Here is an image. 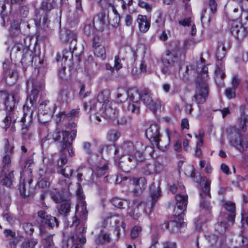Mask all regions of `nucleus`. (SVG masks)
I'll list each match as a JSON object with an SVG mask.
<instances>
[{
  "label": "nucleus",
  "mask_w": 248,
  "mask_h": 248,
  "mask_svg": "<svg viewBox=\"0 0 248 248\" xmlns=\"http://www.w3.org/2000/svg\"><path fill=\"white\" fill-rule=\"evenodd\" d=\"M146 148L141 142L134 144L130 140H124L115 149V154L123 155L124 156L118 162V167L123 171L128 172L132 167H135L138 162L145 159L144 151Z\"/></svg>",
  "instance_id": "f257e3e1"
},
{
  "label": "nucleus",
  "mask_w": 248,
  "mask_h": 248,
  "mask_svg": "<svg viewBox=\"0 0 248 248\" xmlns=\"http://www.w3.org/2000/svg\"><path fill=\"white\" fill-rule=\"evenodd\" d=\"M38 94V90L33 86L31 93L27 98L26 104L23 107V116L16 120L23 124L21 133L24 140H33L34 138V132L31 124Z\"/></svg>",
  "instance_id": "f03ea898"
},
{
  "label": "nucleus",
  "mask_w": 248,
  "mask_h": 248,
  "mask_svg": "<svg viewBox=\"0 0 248 248\" xmlns=\"http://www.w3.org/2000/svg\"><path fill=\"white\" fill-rule=\"evenodd\" d=\"M150 196L149 197L146 203L141 202L133 212L128 211V214L132 217L134 219H137L141 215V212H139L140 209L141 211L144 212L146 215L149 214L151 212V209L155 206L156 202L161 196V190L159 185H156L155 183L153 184L150 188Z\"/></svg>",
  "instance_id": "7ed1b4c3"
},
{
  "label": "nucleus",
  "mask_w": 248,
  "mask_h": 248,
  "mask_svg": "<svg viewBox=\"0 0 248 248\" xmlns=\"http://www.w3.org/2000/svg\"><path fill=\"white\" fill-rule=\"evenodd\" d=\"M31 44V38L28 37L24 38L23 42L16 43L10 50L11 57H21L22 62L32 63L33 57L32 51L29 49Z\"/></svg>",
  "instance_id": "20e7f679"
},
{
  "label": "nucleus",
  "mask_w": 248,
  "mask_h": 248,
  "mask_svg": "<svg viewBox=\"0 0 248 248\" xmlns=\"http://www.w3.org/2000/svg\"><path fill=\"white\" fill-rule=\"evenodd\" d=\"M3 94L5 97L4 104L6 110L8 111L6 113V117L3 120V122L5 124L4 128L7 130V128L11 124L12 121H13L14 122H16L18 118H19V117L17 116V114H19L18 112L14 109L15 106L16 101H18L20 97L17 92L16 93H12L10 94L4 92Z\"/></svg>",
  "instance_id": "39448f33"
},
{
  "label": "nucleus",
  "mask_w": 248,
  "mask_h": 248,
  "mask_svg": "<svg viewBox=\"0 0 248 248\" xmlns=\"http://www.w3.org/2000/svg\"><path fill=\"white\" fill-rule=\"evenodd\" d=\"M241 15L239 16H234L240 19L241 23H238L236 21H234L232 24V28L231 31L233 36L238 40H242L244 39L247 35V32L245 28L243 26H245L248 28V10H244L242 6H241Z\"/></svg>",
  "instance_id": "423d86ee"
},
{
  "label": "nucleus",
  "mask_w": 248,
  "mask_h": 248,
  "mask_svg": "<svg viewBox=\"0 0 248 248\" xmlns=\"http://www.w3.org/2000/svg\"><path fill=\"white\" fill-rule=\"evenodd\" d=\"M203 182H204V187L202 188V192L200 193V196L201 198L200 202V208L202 210H204V211L207 213V218L203 219V217L201 216L200 217L201 221L197 220L195 222L196 225L200 224L202 223H204L211 218L210 210L211 209V206L209 202L208 201V200L211 198L210 194L211 181L206 178H204V179L202 180V183Z\"/></svg>",
  "instance_id": "0eeeda50"
},
{
  "label": "nucleus",
  "mask_w": 248,
  "mask_h": 248,
  "mask_svg": "<svg viewBox=\"0 0 248 248\" xmlns=\"http://www.w3.org/2000/svg\"><path fill=\"white\" fill-rule=\"evenodd\" d=\"M228 139L230 145L235 147L240 152L248 149V141L242 135L238 128L230 127L227 130Z\"/></svg>",
  "instance_id": "6e6552de"
},
{
  "label": "nucleus",
  "mask_w": 248,
  "mask_h": 248,
  "mask_svg": "<svg viewBox=\"0 0 248 248\" xmlns=\"http://www.w3.org/2000/svg\"><path fill=\"white\" fill-rule=\"evenodd\" d=\"M69 133L67 131H56L54 132L52 135V138L55 141L58 142L62 144L61 148V155L60 156V161L58 163V166L62 167L67 162V159L65 154H63V151L67 148L68 145H71V142L68 141Z\"/></svg>",
  "instance_id": "1a4fd4ad"
},
{
  "label": "nucleus",
  "mask_w": 248,
  "mask_h": 248,
  "mask_svg": "<svg viewBox=\"0 0 248 248\" xmlns=\"http://www.w3.org/2000/svg\"><path fill=\"white\" fill-rule=\"evenodd\" d=\"M86 229V227H83L81 231H79L78 228L67 241L62 242V248H68L69 247L70 248H82L86 241L85 236Z\"/></svg>",
  "instance_id": "9d476101"
},
{
  "label": "nucleus",
  "mask_w": 248,
  "mask_h": 248,
  "mask_svg": "<svg viewBox=\"0 0 248 248\" xmlns=\"http://www.w3.org/2000/svg\"><path fill=\"white\" fill-rule=\"evenodd\" d=\"M226 50L224 45L221 42L220 43L216 50V57L217 62L216 64V68L215 71V80L216 82L222 79L225 76L224 65L223 62V59L226 54Z\"/></svg>",
  "instance_id": "9b49d317"
},
{
  "label": "nucleus",
  "mask_w": 248,
  "mask_h": 248,
  "mask_svg": "<svg viewBox=\"0 0 248 248\" xmlns=\"http://www.w3.org/2000/svg\"><path fill=\"white\" fill-rule=\"evenodd\" d=\"M209 90L208 81L199 78L196 82V89L193 101L194 100L198 104H203L207 99Z\"/></svg>",
  "instance_id": "f8f14e48"
},
{
  "label": "nucleus",
  "mask_w": 248,
  "mask_h": 248,
  "mask_svg": "<svg viewBox=\"0 0 248 248\" xmlns=\"http://www.w3.org/2000/svg\"><path fill=\"white\" fill-rule=\"evenodd\" d=\"M53 8L51 4H48L47 2L43 1L42 3L41 7L40 9L37 10L35 12V21L36 24L38 22V25L42 26L43 28L48 27L49 21L47 17V12L49 11Z\"/></svg>",
  "instance_id": "ddd939ff"
},
{
  "label": "nucleus",
  "mask_w": 248,
  "mask_h": 248,
  "mask_svg": "<svg viewBox=\"0 0 248 248\" xmlns=\"http://www.w3.org/2000/svg\"><path fill=\"white\" fill-rule=\"evenodd\" d=\"M54 112V105L49 101H45L39 105L38 117L39 120L43 123L51 118Z\"/></svg>",
  "instance_id": "4468645a"
},
{
  "label": "nucleus",
  "mask_w": 248,
  "mask_h": 248,
  "mask_svg": "<svg viewBox=\"0 0 248 248\" xmlns=\"http://www.w3.org/2000/svg\"><path fill=\"white\" fill-rule=\"evenodd\" d=\"M141 100L149 109L154 112L160 107V103L153 99L150 91L147 89L142 91Z\"/></svg>",
  "instance_id": "2eb2a0df"
},
{
  "label": "nucleus",
  "mask_w": 248,
  "mask_h": 248,
  "mask_svg": "<svg viewBox=\"0 0 248 248\" xmlns=\"http://www.w3.org/2000/svg\"><path fill=\"white\" fill-rule=\"evenodd\" d=\"M164 165L155 161L153 163H146L142 167L141 171L145 175H154L160 174L163 171Z\"/></svg>",
  "instance_id": "dca6fc26"
},
{
  "label": "nucleus",
  "mask_w": 248,
  "mask_h": 248,
  "mask_svg": "<svg viewBox=\"0 0 248 248\" xmlns=\"http://www.w3.org/2000/svg\"><path fill=\"white\" fill-rule=\"evenodd\" d=\"M187 195L178 194L176 195V208L174 209L175 213L179 214V217L181 218L184 217V212L186 209L187 203Z\"/></svg>",
  "instance_id": "f3484780"
},
{
  "label": "nucleus",
  "mask_w": 248,
  "mask_h": 248,
  "mask_svg": "<svg viewBox=\"0 0 248 248\" xmlns=\"http://www.w3.org/2000/svg\"><path fill=\"white\" fill-rule=\"evenodd\" d=\"M190 67L199 74L197 80L200 77L202 80L208 81V68L205 65V62L202 58H201L195 64L190 66Z\"/></svg>",
  "instance_id": "a211bd4d"
},
{
  "label": "nucleus",
  "mask_w": 248,
  "mask_h": 248,
  "mask_svg": "<svg viewBox=\"0 0 248 248\" xmlns=\"http://www.w3.org/2000/svg\"><path fill=\"white\" fill-rule=\"evenodd\" d=\"M60 38L62 42H68L70 46H73L75 48L77 42V32L76 31L71 30H65L61 31Z\"/></svg>",
  "instance_id": "6ab92c4d"
},
{
  "label": "nucleus",
  "mask_w": 248,
  "mask_h": 248,
  "mask_svg": "<svg viewBox=\"0 0 248 248\" xmlns=\"http://www.w3.org/2000/svg\"><path fill=\"white\" fill-rule=\"evenodd\" d=\"M178 62V53L174 50L167 51L162 59L164 65L167 66H179Z\"/></svg>",
  "instance_id": "aec40b11"
},
{
  "label": "nucleus",
  "mask_w": 248,
  "mask_h": 248,
  "mask_svg": "<svg viewBox=\"0 0 248 248\" xmlns=\"http://www.w3.org/2000/svg\"><path fill=\"white\" fill-rule=\"evenodd\" d=\"M166 137H161L160 136L154 142V145L161 151H166L170 142V131L169 129L165 130Z\"/></svg>",
  "instance_id": "412c9836"
},
{
  "label": "nucleus",
  "mask_w": 248,
  "mask_h": 248,
  "mask_svg": "<svg viewBox=\"0 0 248 248\" xmlns=\"http://www.w3.org/2000/svg\"><path fill=\"white\" fill-rule=\"evenodd\" d=\"M77 186L78 189L76 193L78 197V202L76 205V211L80 210V212L82 213V215H86L87 213V211L86 210V205L84 201V195L82 194L80 185L79 183H77Z\"/></svg>",
  "instance_id": "4be33fe9"
},
{
  "label": "nucleus",
  "mask_w": 248,
  "mask_h": 248,
  "mask_svg": "<svg viewBox=\"0 0 248 248\" xmlns=\"http://www.w3.org/2000/svg\"><path fill=\"white\" fill-rule=\"evenodd\" d=\"M145 135L151 142H154L160 136L158 125L155 124H151L146 130Z\"/></svg>",
  "instance_id": "5701e85b"
},
{
  "label": "nucleus",
  "mask_w": 248,
  "mask_h": 248,
  "mask_svg": "<svg viewBox=\"0 0 248 248\" xmlns=\"http://www.w3.org/2000/svg\"><path fill=\"white\" fill-rule=\"evenodd\" d=\"M223 206L229 213L228 217V221L233 224L236 216L235 204L230 201H225L223 203Z\"/></svg>",
  "instance_id": "b1692460"
},
{
  "label": "nucleus",
  "mask_w": 248,
  "mask_h": 248,
  "mask_svg": "<svg viewBox=\"0 0 248 248\" xmlns=\"http://www.w3.org/2000/svg\"><path fill=\"white\" fill-rule=\"evenodd\" d=\"M137 22L138 24L139 29L140 32H147L150 27V22L146 16L139 15Z\"/></svg>",
  "instance_id": "393cba45"
},
{
  "label": "nucleus",
  "mask_w": 248,
  "mask_h": 248,
  "mask_svg": "<svg viewBox=\"0 0 248 248\" xmlns=\"http://www.w3.org/2000/svg\"><path fill=\"white\" fill-rule=\"evenodd\" d=\"M133 183L135 186L133 192L135 194L138 195L146 187V180L144 177L135 178L133 180Z\"/></svg>",
  "instance_id": "a878e982"
},
{
  "label": "nucleus",
  "mask_w": 248,
  "mask_h": 248,
  "mask_svg": "<svg viewBox=\"0 0 248 248\" xmlns=\"http://www.w3.org/2000/svg\"><path fill=\"white\" fill-rule=\"evenodd\" d=\"M174 216H175L174 220L168 222V223H169V230L172 232L177 231L179 227L184 225V217L181 218L179 217V214L177 213H175Z\"/></svg>",
  "instance_id": "bb28decb"
},
{
  "label": "nucleus",
  "mask_w": 248,
  "mask_h": 248,
  "mask_svg": "<svg viewBox=\"0 0 248 248\" xmlns=\"http://www.w3.org/2000/svg\"><path fill=\"white\" fill-rule=\"evenodd\" d=\"M241 115L238 120L239 125L243 131L245 132L248 127V114H247L244 107L240 108Z\"/></svg>",
  "instance_id": "cd10ccee"
},
{
  "label": "nucleus",
  "mask_w": 248,
  "mask_h": 248,
  "mask_svg": "<svg viewBox=\"0 0 248 248\" xmlns=\"http://www.w3.org/2000/svg\"><path fill=\"white\" fill-rule=\"evenodd\" d=\"M14 177L13 172H6L4 175L2 172L0 173V183L2 185L7 187H10L12 185L13 178Z\"/></svg>",
  "instance_id": "c85d7f7f"
},
{
  "label": "nucleus",
  "mask_w": 248,
  "mask_h": 248,
  "mask_svg": "<svg viewBox=\"0 0 248 248\" xmlns=\"http://www.w3.org/2000/svg\"><path fill=\"white\" fill-rule=\"evenodd\" d=\"M40 230L41 237L44 241V248H57L52 241L53 235H47L42 228H40Z\"/></svg>",
  "instance_id": "c756f323"
},
{
  "label": "nucleus",
  "mask_w": 248,
  "mask_h": 248,
  "mask_svg": "<svg viewBox=\"0 0 248 248\" xmlns=\"http://www.w3.org/2000/svg\"><path fill=\"white\" fill-rule=\"evenodd\" d=\"M127 98L133 103H138L141 98L142 91L141 92L135 88H131L127 91Z\"/></svg>",
  "instance_id": "7c9ffc66"
},
{
  "label": "nucleus",
  "mask_w": 248,
  "mask_h": 248,
  "mask_svg": "<svg viewBox=\"0 0 248 248\" xmlns=\"http://www.w3.org/2000/svg\"><path fill=\"white\" fill-rule=\"evenodd\" d=\"M12 147H9L8 143H7L5 148V155L3 157L2 163L3 164L2 171H4V169H5L9 166L11 164V157L10 155L12 153Z\"/></svg>",
  "instance_id": "2f4dec72"
},
{
  "label": "nucleus",
  "mask_w": 248,
  "mask_h": 248,
  "mask_svg": "<svg viewBox=\"0 0 248 248\" xmlns=\"http://www.w3.org/2000/svg\"><path fill=\"white\" fill-rule=\"evenodd\" d=\"M76 14L73 17L70 14L68 15V20L71 24L73 22L74 24V22L77 21L78 16L82 13L81 0H76Z\"/></svg>",
  "instance_id": "473e14b6"
},
{
  "label": "nucleus",
  "mask_w": 248,
  "mask_h": 248,
  "mask_svg": "<svg viewBox=\"0 0 248 248\" xmlns=\"http://www.w3.org/2000/svg\"><path fill=\"white\" fill-rule=\"evenodd\" d=\"M111 203L115 207L118 208L123 209L127 207L129 209L130 203L125 199L115 197L111 200Z\"/></svg>",
  "instance_id": "72a5a7b5"
},
{
  "label": "nucleus",
  "mask_w": 248,
  "mask_h": 248,
  "mask_svg": "<svg viewBox=\"0 0 248 248\" xmlns=\"http://www.w3.org/2000/svg\"><path fill=\"white\" fill-rule=\"evenodd\" d=\"M79 115V109L75 108L72 109L70 113L66 114L64 112H60L59 114L60 119V121H61V119H66L68 121L72 120L78 116Z\"/></svg>",
  "instance_id": "f704fd0d"
},
{
  "label": "nucleus",
  "mask_w": 248,
  "mask_h": 248,
  "mask_svg": "<svg viewBox=\"0 0 248 248\" xmlns=\"http://www.w3.org/2000/svg\"><path fill=\"white\" fill-rule=\"evenodd\" d=\"M102 107L108 118H111L115 116V109L112 108L111 102L108 101L107 103L103 104Z\"/></svg>",
  "instance_id": "c9c22d12"
},
{
  "label": "nucleus",
  "mask_w": 248,
  "mask_h": 248,
  "mask_svg": "<svg viewBox=\"0 0 248 248\" xmlns=\"http://www.w3.org/2000/svg\"><path fill=\"white\" fill-rule=\"evenodd\" d=\"M115 231L117 232V239L119 238L120 232H122L124 233L125 232V224L122 219H115Z\"/></svg>",
  "instance_id": "e433bc0d"
},
{
  "label": "nucleus",
  "mask_w": 248,
  "mask_h": 248,
  "mask_svg": "<svg viewBox=\"0 0 248 248\" xmlns=\"http://www.w3.org/2000/svg\"><path fill=\"white\" fill-rule=\"evenodd\" d=\"M76 49V46H75V48H73V46H70L68 49H64L62 52V60H64V61L72 60L74 51Z\"/></svg>",
  "instance_id": "4c0bfd02"
},
{
  "label": "nucleus",
  "mask_w": 248,
  "mask_h": 248,
  "mask_svg": "<svg viewBox=\"0 0 248 248\" xmlns=\"http://www.w3.org/2000/svg\"><path fill=\"white\" fill-rule=\"evenodd\" d=\"M4 237L10 242V243L13 241L16 240V232L11 229H5L3 231Z\"/></svg>",
  "instance_id": "58836bf2"
},
{
  "label": "nucleus",
  "mask_w": 248,
  "mask_h": 248,
  "mask_svg": "<svg viewBox=\"0 0 248 248\" xmlns=\"http://www.w3.org/2000/svg\"><path fill=\"white\" fill-rule=\"evenodd\" d=\"M108 167L107 164H104L102 167H97L95 170H92V177L93 178L94 175H96L97 177H99L104 175L107 170H108Z\"/></svg>",
  "instance_id": "ea45409f"
},
{
  "label": "nucleus",
  "mask_w": 248,
  "mask_h": 248,
  "mask_svg": "<svg viewBox=\"0 0 248 248\" xmlns=\"http://www.w3.org/2000/svg\"><path fill=\"white\" fill-rule=\"evenodd\" d=\"M9 32L10 34L13 35L18 34L20 32L19 23L18 21L16 20L11 21Z\"/></svg>",
  "instance_id": "a19ab883"
},
{
  "label": "nucleus",
  "mask_w": 248,
  "mask_h": 248,
  "mask_svg": "<svg viewBox=\"0 0 248 248\" xmlns=\"http://www.w3.org/2000/svg\"><path fill=\"white\" fill-rule=\"evenodd\" d=\"M54 172V171L52 170H48L45 166H42V167H40L38 171V175L41 177L45 176L46 178L50 177L51 174L53 173Z\"/></svg>",
  "instance_id": "79ce46f5"
},
{
  "label": "nucleus",
  "mask_w": 248,
  "mask_h": 248,
  "mask_svg": "<svg viewBox=\"0 0 248 248\" xmlns=\"http://www.w3.org/2000/svg\"><path fill=\"white\" fill-rule=\"evenodd\" d=\"M38 217L42 219L43 222L46 223V220L48 221L49 223L51 224L49 219L55 220V217H52L49 215H47L46 211L41 210L37 213Z\"/></svg>",
  "instance_id": "37998d69"
},
{
  "label": "nucleus",
  "mask_w": 248,
  "mask_h": 248,
  "mask_svg": "<svg viewBox=\"0 0 248 248\" xmlns=\"http://www.w3.org/2000/svg\"><path fill=\"white\" fill-rule=\"evenodd\" d=\"M127 91L124 89H120L118 91L116 98V102L121 103L125 102L127 99Z\"/></svg>",
  "instance_id": "c03bdc74"
},
{
  "label": "nucleus",
  "mask_w": 248,
  "mask_h": 248,
  "mask_svg": "<svg viewBox=\"0 0 248 248\" xmlns=\"http://www.w3.org/2000/svg\"><path fill=\"white\" fill-rule=\"evenodd\" d=\"M70 204L68 202L62 203L58 208L59 212L63 216H67L70 211Z\"/></svg>",
  "instance_id": "a18cd8bd"
},
{
  "label": "nucleus",
  "mask_w": 248,
  "mask_h": 248,
  "mask_svg": "<svg viewBox=\"0 0 248 248\" xmlns=\"http://www.w3.org/2000/svg\"><path fill=\"white\" fill-rule=\"evenodd\" d=\"M94 53L95 55L98 57H100L102 60H104L106 57V50L103 46H101L96 47L94 49Z\"/></svg>",
  "instance_id": "49530a36"
},
{
  "label": "nucleus",
  "mask_w": 248,
  "mask_h": 248,
  "mask_svg": "<svg viewBox=\"0 0 248 248\" xmlns=\"http://www.w3.org/2000/svg\"><path fill=\"white\" fill-rule=\"evenodd\" d=\"M37 244V240L28 239L22 243V248H34Z\"/></svg>",
  "instance_id": "de8ad7c7"
},
{
  "label": "nucleus",
  "mask_w": 248,
  "mask_h": 248,
  "mask_svg": "<svg viewBox=\"0 0 248 248\" xmlns=\"http://www.w3.org/2000/svg\"><path fill=\"white\" fill-rule=\"evenodd\" d=\"M120 137V133L116 130H110L108 133V139L111 141H116Z\"/></svg>",
  "instance_id": "09e8293b"
},
{
  "label": "nucleus",
  "mask_w": 248,
  "mask_h": 248,
  "mask_svg": "<svg viewBox=\"0 0 248 248\" xmlns=\"http://www.w3.org/2000/svg\"><path fill=\"white\" fill-rule=\"evenodd\" d=\"M2 216L3 218L7 221L10 225L13 226L14 225L16 220V217H14L11 214L6 212L4 213Z\"/></svg>",
  "instance_id": "8fccbe9b"
},
{
  "label": "nucleus",
  "mask_w": 248,
  "mask_h": 248,
  "mask_svg": "<svg viewBox=\"0 0 248 248\" xmlns=\"http://www.w3.org/2000/svg\"><path fill=\"white\" fill-rule=\"evenodd\" d=\"M236 89L231 87L227 88L225 91V94L229 99H233L236 96Z\"/></svg>",
  "instance_id": "3c124183"
},
{
  "label": "nucleus",
  "mask_w": 248,
  "mask_h": 248,
  "mask_svg": "<svg viewBox=\"0 0 248 248\" xmlns=\"http://www.w3.org/2000/svg\"><path fill=\"white\" fill-rule=\"evenodd\" d=\"M227 224L225 222H218L215 225L216 231L220 233L225 232Z\"/></svg>",
  "instance_id": "603ef678"
},
{
  "label": "nucleus",
  "mask_w": 248,
  "mask_h": 248,
  "mask_svg": "<svg viewBox=\"0 0 248 248\" xmlns=\"http://www.w3.org/2000/svg\"><path fill=\"white\" fill-rule=\"evenodd\" d=\"M58 172L62 174L66 178H69L72 174L73 170L69 167H66L63 169H61Z\"/></svg>",
  "instance_id": "864d4df0"
},
{
  "label": "nucleus",
  "mask_w": 248,
  "mask_h": 248,
  "mask_svg": "<svg viewBox=\"0 0 248 248\" xmlns=\"http://www.w3.org/2000/svg\"><path fill=\"white\" fill-rule=\"evenodd\" d=\"M127 109L128 111L135 114H137L140 110V107L138 105V103H129L128 107Z\"/></svg>",
  "instance_id": "5fc2aeb1"
},
{
  "label": "nucleus",
  "mask_w": 248,
  "mask_h": 248,
  "mask_svg": "<svg viewBox=\"0 0 248 248\" xmlns=\"http://www.w3.org/2000/svg\"><path fill=\"white\" fill-rule=\"evenodd\" d=\"M70 93L67 90H61L59 93V97L62 101H67L69 98Z\"/></svg>",
  "instance_id": "6e6d98bb"
},
{
  "label": "nucleus",
  "mask_w": 248,
  "mask_h": 248,
  "mask_svg": "<svg viewBox=\"0 0 248 248\" xmlns=\"http://www.w3.org/2000/svg\"><path fill=\"white\" fill-rule=\"evenodd\" d=\"M107 92H101L99 93L97 96V100L100 103H103V104L107 103L108 101H109L108 100V96H106Z\"/></svg>",
  "instance_id": "4d7b16f0"
},
{
  "label": "nucleus",
  "mask_w": 248,
  "mask_h": 248,
  "mask_svg": "<svg viewBox=\"0 0 248 248\" xmlns=\"http://www.w3.org/2000/svg\"><path fill=\"white\" fill-rule=\"evenodd\" d=\"M23 228L24 231L27 233L31 234L33 232V225L31 223H24L23 224Z\"/></svg>",
  "instance_id": "13d9d810"
},
{
  "label": "nucleus",
  "mask_w": 248,
  "mask_h": 248,
  "mask_svg": "<svg viewBox=\"0 0 248 248\" xmlns=\"http://www.w3.org/2000/svg\"><path fill=\"white\" fill-rule=\"evenodd\" d=\"M185 174L187 176L194 179L195 173L194 167L192 166H187L185 170Z\"/></svg>",
  "instance_id": "bf43d9fd"
},
{
  "label": "nucleus",
  "mask_w": 248,
  "mask_h": 248,
  "mask_svg": "<svg viewBox=\"0 0 248 248\" xmlns=\"http://www.w3.org/2000/svg\"><path fill=\"white\" fill-rule=\"evenodd\" d=\"M38 186L41 188H47L50 186V182L46 180V178H43L38 182Z\"/></svg>",
  "instance_id": "052dcab7"
},
{
  "label": "nucleus",
  "mask_w": 248,
  "mask_h": 248,
  "mask_svg": "<svg viewBox=\"0 0 248 248\" xmlns=\"http://www.w3.org/2000/svg\"><path fill=\"white\" fill-rule=\"evenodd\" d=\"M141 231V228L140 226H135L131 231V236L132 239L137 238Z\"/></svg>",
  "instance_id": "680f3d73"
},
{
  "label": "nucleus",
  "mask_w": 248,
  "mask_h": 248,
  "mask_svg": "<svg viewBox=\"0 0 248 248\" xmlns=\"http://www.w3.org/2000/svg\"><path fill=\"white\" fill-rule=\"evenodd\" d=\"M110 7L111 8V9L115 15V19H114L115 21L114 22V24H118L120 21L121 16L116 10L114 5L112 4Z\"/></svg>",
  "instance_id": "e2e57ef3"
},
{
  "label": "nucleus",
  "mask_w": 248,
  "mask_h": 248,
  "mask_svg": "<svg viewBox=\"0 0 248 248\" xmlns=\"http://www.w3.org/2000/svg\"><path fill=\"white\" fill-rule=\"evenodd\" d=\"M122 4V8L123 10L129 9L130 6L133 4V0H127V2L125 0H120Z\"/></svg>",
  "instance_id": "0e129e2a"
},
{
  "label": "nucleus",
  "mask_w": 248,
  "mask_h": 248,
  "mask_svg": "<svg viewBox=\"0 0 248 248\" xmlns=\"http://www.w3.org/2000/svg\"><path fill=\"white\" fill-rule=\"evenodd\" d=\"M101 118H104V117L98 113L91 115L90 117L91 121L96 124H98L101 121Z\"/></svg>",
  "instance_id": "69168bd1"
},
{
  "label": "nucleus",
  "mask_w": 248,
  "mask_h": 248,
  "mask_svg": "<svg viewBox=\"0 0 248 248\" xmlns=\"http://www.w3.org/2000/svg\"><path fill=\"white\" fill-rule=\"evenodd\" d=\"M208 5L212 12L215 13L217 11V4L216 0H209Z\"/></svg>",
  "instance_id": "338daca9"
},
{
  "label": "nucleus",
  "mask_w": 248,
  "mask_h": 248,
  "mask_svg": "<svg viewBox=\"0 0 248 248\" xmlns=\"http://www.w3.org/2000/svg\"><path fill=\"white\" fill-rule=\"evenodd\" d=\"M104 234L105 233H101L96 236L95 242L97 244H101L104 243Z\"/></svg>",
  "instance_id": "774afa93"
}]
</instances>
